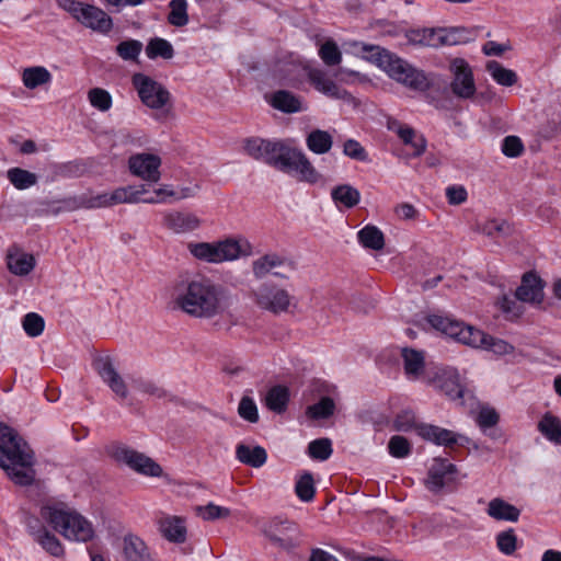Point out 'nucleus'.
Listing matches in <instances>:
<instances>
[{"mask_svg":"<svg viewBox=\"0 0 561 561\" xmlns=\"http://www.w3.org/2000/svg\"><path fill=\"white\" fill-rule=\"evenodd\" d=\"M133 84L146 106L152 110H162L170 103V92L161 83L150 77L136 73L133 77Z\"/></svg>","mask_w":561,"mask_h":561,"instance_id":"obj_9","label":"nucleus"},{"mask_svg":"<svg viewBox=\"0 0 561 561\" xmlns=\"http://www.w3.org/2000/svg\"><path fill=\"white\" fill-rule=\"evenodd\" d=\"M148 185H127L115 188L110 194L111 207L118 204H137L144 203V195L148 194Z\"/></svg>","mask_w":561,"mask_h":561,"instance_id":"obj_29","label":"nucleus"},{"mask_svg":"<svg viewBox=\"0 0 561 561\" xmlns=\"http://www.w3.org/2000/svg\"><path fill=\"white\" fill-rule=\"evenodd\" d=\"M296 495L304 502H310L314 497L316 488L311 473H304L295 485Z\"/></svg>","mask_w":561,"mask_h":561,"instance_id":"obj_50","label":"nucleus"},{"mask_svg":"<svg viewBox=\"0 0 561 561\" xmlns=\"http://www.w3.org/2000/svg\"><path fill=\"white\" fill-rule=\"evenodd\" d=\"M27 529L33 540L51 557L62 558L65 556V548L61 541L54 533L39 524L38 520H34V524L30 522Z\"/></svg>","mask_w":561,"mask_h":561,"instance_id":"obj_20","label":"nucleus"},{"mask_svg":"<svg viewBox=\"0 0 561 561\" xmlns=\"http://www.w3.org/2000/svg\"><path fill=\"white\" fill-rule=\"evenodd\" d=\"M307 78L310 84L323 95L334 100H342L347 103L353 101L351 93L341 88L324 70L319 68H309L307 71Z\"/></svg>","mask_w":561,"mask_h":561,"instance_id":"obj_17","label":"nucleus"},{"mask_svg":"<svg viewBox=\"0 0 561 561\" xmlns=\"http://www.w3.org/2000/svg\"><path fill=\"white\" fill-rule=\"evenodd\" d=\"M253 305L261 311L278 316L287 313L294 306V296L273 282H264L250 291Z\"/></svg>","mask_w":561,"mask_h":561,"instance_id":"obj_7","label":"nucleus"},{"mask_svg":"<svg viewBox=\"0 0 561 561\" xmlns=\"http://www.w3.org/2000/svg\"><path fill=\"white\" fill-rule=\"evenodd\" d=\"M141 49L142 43L137 39L123 41L116 46L117 55L124 60H136Z\"/></svg>","mask_w":561,"mask_h":561,"instance_id":"obj_56","label":"nucleus"},{"mask_svg":"<svg viewBox=\"0 0 561 561\" xmlns=\"http://www.w3.org/2000/svg\"><path fill=\"white\" fill-rule=\"evenodd\" d=\"M175 307L197 319H213L230 306L229 291L208 277H196L186 283L174 298Z\"/></svg>","mask_w":561,"mask_h":561,"instance_id":"obj_1","label":"nucleus"},{"mask_svg":"<svg viewBox=\"0 0 561 561\" xmlns=\"http://www.w3.org/2000/svg\"><path fill=\"white\" fill-rule=\"evenodd\" d=\"M263 533L273 545L287 551L297 547L301 538L300 530L295 523L278 518L266 523Z\"/></svg>","mask_w":561,"mask_h":561,"instance_id":"obj_11","label":"nucleus"},{"mask_svg":"<svg viewBox=\"0 0 561 561\" xmlns=\"http://www.w3.org/2000/svg\"><path fill=\"white\" fill-rule=\"evenodd\" d=\"M168 21L170 24L178 27L184 26L188 23L186 0H171Z\"/></svg>","mask_w":561,"mask_h":561,"instance_id":"obj_49","label":"nucleus"},{"mask_svg":"<svg viewBox=\"0 0 561 561\" xmlns=\"http://www.w3.org/2000/svg\"><path fill=\"white\" fill-rule=\"evenodd\" d=\"M496 547L506 556L513 554L517 548V537L514 529L510 528L499 533L496 535Z\"/></svg>","mask_w":561,"mask_h":561,"instance_id":"obj_55","label":"nucleus"},{"mask_svg":"<svg viewBox=\"0 0 561 561\" xmlns=\"http://www.w3.org/2000/svg\"><path fill=\"white\" fill-rule=\"evenodd\" d=\"M543 282L534 273H526L516 289V298L520 302L538 306L543 301Z\"/></svg>","mask_w":561,"mask_h":561,"instance_id":"obj_21","label":"nucleus"},{"mask_svg":"<svg viewBox=\"0 0 561 561\" xmlns=\"http://www.w3.org/2000/svg\"><path fill=\"white\" fill-rule=\"evenodd\" d=\"M357 238L359 243L366 249L379 251L385 247L383 232L374 225H367L362 228L357 233Z\"/></svg>","mask_w":561,"mask_h":561,"instance_id":"obj_39","label":"nucleus"},{"mask_svg":"<svg viewBox=\"0 0 561 561\" xmlns=\"http://www.w3.org/2000/svg\"><path fill=\"white\" fill-rule=\"evenodd\" d=\"M335 410V403L332 398L323 397L321 400L308 407L306 414L313 420L328 419Z\"/></svg>","mask_w":561,"mask_h":561,"instance_id":"obj_48","label":"nucleus"},{"mask_svg":"<svg viewBox=\"0 0 561 561\" xmlns=\"http://www.w3.org/2000/svg\"><path fill=\"white\" fill-rule=\"evenodd\" d=\"M486 70L492 79L503 87H512L517 82L516 72L503 67L495 60L488 62Z\"/></svg>","mask_w":561,"mask_h":561,"instance_id":"obj_43","label":"nucleus"},{"mask_svg":"<svg viewBox=\"0 0 561 561\" xmlns=\"http://www.w3.org/2000/svg\"><path fill=\"white\" fill-rule=\"evenodd\" d=\"M113 456L117 461L125 463L137 473L148 477L162 476L163 470L159 463L135 449L118 446L115 448Z\"/></svg>","mask_w":561,"mask_h":561,"instance_id":"obj_12","label":"nucleus"},{"mask_svg":"<svg viewBox=\"0 0 561 561\" xmlns=\"http://www.w3.org/2000/svg\"><path fill=\"white\" fill-rule=\"evenodd\" d=\"M388 450L394 458H405L411 453V444L405 437L394 435L388 443Z\"/></svg>","mask_w":561,"mask_h":561,"instance_id":"obj_57","label":"nucleus"},{"mask_svg":"<svg viewBox=\"0 0 561 561\" xmlns=\"http://www.w3.org/2000/svg\"><path fill=\"white\" fill-rule=\"evenodd\" d=\"M251 267L255 279H263L268 275L287 278L286 272H291L294 264L277 253H266L254 260Z\"/></svg>","mask_w":561,"mask_h":561,"instance_id":"obj_14","label":"nucleus"},{"mask_svg":"<svg viewBox=\"0 0 561 561\" xmlns=\"http://www.w3.org/2000/svg\"><path fill=\"white\" fill-rule=\"evenodd\" d=\"M202 220L193 213L167 210L162 214V226L175 234H185L197 230Z\"/></svg>","mask_w":561,"mask_h":561,"instance_id":"obj_18","label":"nucleus"},{"mask_svg":"<svg viewBox=\"0 0 561 561\" xmlns=\"http://www.w3.org/2000/svg\"><path fill=\"white\" fill-rule=\"evenodd\" d=\"M524 151V145L517 136H507L502 144V152L510 158L519 157Z\"/></svg>","mask_w":561,"mask_h":561,"instance_id":"obj_63","label":"nucleus"},{"mask_svg":"<svg viewBox=\"0 0 561 561\" xmlns=\"http://www.w3.org/2000/svg\"><path fill=\"white\" fill-rule=\"evenodd\" d=\"M486 514L495 520L516 523L519 519L520 511L503 499L495 497L489 502Z\"/></svg>","mask_w":561,"mask_h":561,"instance_id":"obj_32","label":"nucleus"},{"mask_svg":"<svg viewBox=\"0 0 561 561\" xmlns=\"http://www.w3.org/2000/svg\"><path fill=\"white\" fill-rule=\"evenodd\" d=\"M36 260L33 254L26 253L20 248L12 247L7 253L8 270L16 276H26L35 267Z\"/></svg>","mask_w":561,"mask_h":561,"instance_id":"obj_25","label":"nucleus"},{"mask_svg":"<svg viewBox=\"0 0 561 561\" xmlns=\"http://www.w3.org/2000/svg\"><path fill=\"white\" fill-rule=\"evenodd\" d=\"M190 254L202 262L209 264H221L238 260L240 256H248L252 252L250 242L242 238H226L215 242L187 243Z\"/></svg>","mask_w":561,"mask_h":561,"instance_id":"obj_6","label":"nucleus"},{"mask_svg":"<svg viewBox=\"0 0 561 561\" xmlns=\"http://www.w3.org/2000/svg\"><path fill=\"white\" fill-rule=\"evenodd\" d=\"M417 435L436 445L449 447L457 443L458 436L453 431L432 425L421 424L417 427Z\"/></svg>","mask_w":561,"mask_h":561,"instance_id":"obj_30","label":"nucleus"},{"mask_svg":"<svg viewBox=\"0 0 561 561\" xmlns=\"http://www.w3.org/2000/svg\"><path fill=\"white\" fill-rule=\"evenodd\" d=\"M332 443L329 438H319L309 443L308 454L311 458L327 460L332 455Z\"/></svg>","mask_w":561,"mask_h":561,"instance_id":"obj_53","label":"nucleus"},{"mask_svg":"<svg viewBox=\"0 0 561 561\" xmlns=\"http://www.w3.org/2000/svg\"><path fill=\"white\" fill-rule=\"evenodd\" d=\"M427 382L451 400H460L463 397V386L460 383L458 371L454 368L439 369L434 377L427 378Z\"/></svg>","mask_w":561,"mask_h":561,"instance_id":"obj_19","label":"nucleus"},{"mask_svg":"<svg viewBox=\"0 0 561 561\" xmlns=\"http://www.w3.org/2000/svg\"><path fill=\"white\" fill-rule=\"evenodd\" d=\"M451 76L450 90L459 99L468 100L476 94V82L471 66L463 58H454L449 62Z\"/></svg>","mask_w":561,"mask_h":561,"instance_id":"obj_10","label":"nucleus"},{"mask_svg":"<svg viewBox=\"0 0 561 561\" xmlns=\"http://www.w3.org/2000/svg\"><path fill=\"white\" fill-rule=\"evenodd\" d=\"M77 21L95 31L103 33L112 28V19L101 9L85 4Z\"/></svg>","mask_w":561,"mask_h":561,"instance_id":"obj_27","label":"nucleus"},{"mask_svg":"<svg viewBox=\"0 0 561 561\" xmlns=\"http://www.w3.org/2000/svg\"><path fill=\"white\" fill-rule=\"evenodd\" d=\"M122 554L124 561H152L146 542L133 534H128L123 538Z\"/></svg>","mask_w":561,"mask_h":561,"instance_id":"obj_26","label":"nucleus"},{"mask_svg":"<svg viewBox=\"0 0 561 561\" xmlns=\"http://www.w3.org/2000/svg\"><path fill=\"white\" fill-rule=\"evenodd\" d=\"M51 81V73L43 66H33L23 69L22 82L25 88L34 90Z\"/></svg>","mask_w":561,"mask_h":561,"instance_id":"obj_38","label":"nucleus"},{"mask_svg":"<svg viewBox=\"0 0 561 561\" xmlns=\"http://www.w3.org/2000/svg\"><path fill=\"white\" fill-rule=\"evenodd\" d=\"M237 459L250 467L260 468L267 460L266 450L261 446L239 444L236 448Z\"/></svg>","mask_w":561,"mask_h":561,"instance_id":"obj_34","label":"nucleus"},{"mask_svg":"<svg viewBox=\"0 0 561 561\" xmlns=\"http://www.w3.org/2000/svg\"><path fill=\"white\" fill-rule=\"evenodd\" d=\"M161 158L153 153L141 152L129 157L128 169L134 176L147 183H157L161 179Z\"/></svg>","mask_w":561,"mask_h":561,"instance_id":"obj_16","label":"nucleus"},{"mask_svg":"<svg viewBox=\"0 0 561 561\" xmlns=\"http://www.w3.org/2000/svg\"><path fill=\"white\" fill-rule=\"evenodd\" d=\"M539 432L551 443L561 445V420L547 413L538 423Z\"/></svg>","mask_w":561,"mask_h":561,"instance_id":"obj_40","label":"nucleus"},{"mask_svg":"<svg viewBox=\"0 0 561 561\" xmlns=\"http://www.w3.org/2000/svg\"><path fill=\"white\" fill-rule=\"evenodd\" d=\"M158 528L161 536L170 542L181 545L187 539V527L183 517L163 515L158 520Z\"/></svg>","mask_w":561,"mask_h":561,"instance_id":"obj_22","label":"nucleus"},{"mask_svg":"<svg viewBox=\"0 0 561 561\" xmlns=\"http://www.w3.org/2000/svg\"><path fill=\"white\" fill-rule=\"evenodd\" d=\"M307 148L316 154H325L333 147V136L323 129H313L306 136Z\"/></svg>","mask_w":561,"mask_h":561,"instance_id":"obj_35","label":"nucleus"},{"mask_svg":"<svg viewBox=\"0 0 561 561\" xmlns=\"http://www.w3.org/2000/svg\"><path fill=\"white\" fill-rule=\"evenodd\" d=\"M477 422L483 430L492 427L499 422V414L494 409L482 408L478 414Z\"/></svg>","mask_w":561,"mask_h":561,"instance_id":"obj_64","label":"nucleus"},{"mask_svg":"<svg viewBox=\"0 0 561 561\" xmlns=\"http://www.w3.org/2000/svg\"><path fill=\"white\" fill-rule=\"evenodd\" d=\"M362 53H365V58L376 64L393 80L414 90H425L428 85L426 77L422 71L413 68L402 58L381 48L380 46L368 45L365 43L355 42L352 44Z\"/></svg>","mask_w":561,"mask_h":561,"instance_id":"obj_5","label":"nucleus"},{"mask_svg":"<svg viewBox=\"0 0 561 561\" xmlns=\"http://www.w3.org/2000/svg\"><path fill=\"white\" fill-rule=\"evenodd\" d=\"M404 373L409 379H419L425 367L424 354L421 351L404 347L401 351Z\"/></svg>","mask_w":561,"mask_h":561,"instance_id":"obj_33","label":"nucleus"},{"mask_svg":"<svg viewBox=\"0 0 561 561\" xmlns=\"http://www.w3.org/2000/svg\"><path fill=\"white\" fill-rule=\"evenodd\" d=\"M288 401V389L283 386H275L271 388L265 397L266 407L275 413L284 412L286 410Z\"/></svg>","mask_w":561,"mask_h":561,"instance_id":"obj_42","label":"nucleus"},{"mask_svg":"<svg viewBox=\"0 0 561 561\" xmlns=\"http://www.w3.org/2000/svg\"><path fill=\"white\" fill-rule=\"evenodd\" d=\"M0 467L15 484L33 483L34 453L12 427L2 422H0Z\"/></svg>","mask_w":561,"mask_h":561,"instance_id":"obj_2","label":"nucleus"},{"mask_svg":"<svg viewBox=\"0 0 561 561\" xmlns=\"http://www.w3.org/2000/svg\"><path fill=\"white\" fill-rule=\"evenodd\" d=\"M153 196H144V203L146 204H160V203H169L174 201L175 196V187L170 184H162L158 188L153 191Z\"/></svg>","mask_w":561,"mask_h":561,"instance_id":"obj_59","label":"nucleus"},{"mask_svg":"<svg viewBox=\"0 0 561 561\" xmlns=\"http://www.w3.org/2000/svg\"><path fill=\"white\" fill-rule=\"evenodd\" d=\"M319 56L327 66H336L342 60V54L335 42L328 39L319 49Z\"/></svg>","mask_w":561,"mask_h":561,"instance_id":"obj_54","label":"nucleus"},{"mask_svg":"<svg viewBox=\"0 0 561 561\" xmlns=\"http://www.w3.org/2000/svg\"><path fill=\"white\" fill-rule=\"evenodd\" d=\"M420 425L416 423V417L412 411H402L393 421V428L398 432H410L412 430L417 432Z\"/></svg>","mask_w":561,"mask_h":561,"instance_id":"obj_60","label":"nucleus"},{"mask_svg":"<svg viewBox=\"0 0 561 561\" xmlns=\"http://www.w3.org/2000/svg\"><path fill=\"white\" fill-rule=\"evenodd\" d=\"M456 471V466L448 460L435 459L425 481L426 488L432 492H439L450 480L449 476L454 474Z\"/></svg>","mask_w":561,"mask_h":561,"instance_id":"obj_23","label":"nucleus"},{"mask_svg":"<svg viewBox=\"0 0 561 561\" xmlns=\"http://www.w3.org/2000/svg\"><path fill=\"white\" fill-rule=\"evenodd\" d=\"M427 322L433 329L461 344L488 350L496 355H507L514 352V346L508 342L449 317L432 314L427 317Z\"/></svg>","mask_w":561,"mask_h":561,"instance_id":"obj_3","label":"nucleus"},{"mask_svg":"<svg viewBox=\"0 0 561 561\" xmlns=\"http://www.w3.org/2000/svg\"><path fill=\"white\" fill-rule=\"evenodd\" d=\"M331 198L336 205L353 208L359 203L360 193L350 184H341L332 188Z\"/></svg>","mask_w":561,"mask_h":561,"instance_id":"obj_37","label":"nucleus"},{"mask_svg":"<svg viewBox=\"0 0 561 561\" xmlns=\"http://www.w3.org/2000/svg\"><path fill=\"white\" fill-rule=\"evenodd\" d=\"M243 149L251 158L263 161L280 171L283 160L286 158L289 147L282 141L251 137L243 141Z\"/></svg>","mask_w":561,"mask_h":561,"instance_id":"obj_8","label":"nucleus"},{"mask_svg":"<svg viewBox=\"0 0 561 561\" xmlns=\"http://www.w3.org/2000/svg\"><path fill=\"white\" fill-rule=\"evenodd\" d=\"M22 327L30 337H36L43 333L45 329V321L38 313L30 312L24 316Z\"/></svg>","mask_w":561,"mask_h":561,"instance_id":"obj_52","label":"nucleus"},{"mask_svg":"<svg viewBox=\"0 0 561 561\" xmlns=\"http://www.w3.org/2000/svg\"><path fill=\"white\" fill-rule=\"evenodd\" d=\"M407 39L415 46L439 47L442 46L440 28L412 30L407 33Z\"/></svg>","mask_w":561,"mask_h":561,"instance_id":"obj_36","label":"nucleus"},{"mask_svg":"<svg viewBox=\"0 0 561 561\" xmlns=\"http://www.w3.org/2000/svg\"><path fill=\"white\" fill-rule=\"evenodd\" d=\"M7 179L20 191L27 190L38 182V178L35 173L19 167L9 169L7 171Z\"/></svg>","mask_w":561,"mask_h":561,"instance_id":"obj_41","label":"nucleus"},{"mask_svg":"<svg viewBox=\"0 0 561 561\" xmlns=\"http://www.w3.org/2000/svg\"><path fill=\"white\" fill-rule=\"evenodd\" d=\"M268 103L275 110L287 114L298 113L307 110L302 99L287 90L275 91L270 96Z\"/></svg>","mask_w":561,"mask_h":561,"instance_id":"obj_28","label":"nucleus"},{"mask_svg":"<svg viewBox=\"0 0 561 561\" xmlns=\"http://www.w3.org/2000/svg\"><path fill=\"white\" fill-rule=\"evenodd\" d=\"M146 54L149 59H156L158 57L171 59L174 55V49L171 43L167 39L156 37L148 43Z\"/></svg>","mask_w":561,"mask_h":561,"instance_id":"obj_46","label":"nucleus"},{"mask_svg":"<svg viewBox=\"0 0 561 561\" xmlns=\"http://www.w3.org/2000/svg\"><path fill=\"white\" fill-rule=\"evenodd\" d=\"M282 172H296L298 180L309 184H316L321 180L320 172L314 168L309 158L299 149L289 147L286 158L283 160Z\"/></svg>","mask_w":561,"mask_h":561,"instance_id":"obj_13","label":"nucleus"},{"mask_svg":"<svg viewBox=\"0 0 561 561\" xmlns=\"http://www.w3.org/2000/svg\"><path fill=\"white\" fill-rule=\"evenodd\" d=\"M198 516L204 520H215L220 518H227L230 515V510L224 506H218L214 503H208L205 506L196 507Z\"/></svg>","mask_w":561,"mask_h":561,"instance_id":"obj_58","label":"nucleus"},{"mask_svg":"<svg viewBox=\"0 0 561 561\" xmlns=\"http://www.w3.org/2000/svg\"><path fill=\"white\" fill-rule=\"evenodd\" d=\"M343 153L356 161L368 162L366 149L355 139H347L343 145Z\"/></svg>","mask_w":561,"mask_h":561,"instance_id":"obj_61","label":"nucleus"},{"mask_svg":"<svg viewBox=\"0 0 561 561\" xmlns=\"http://www.w3.org/2000/svg\"><path fill=\"white\" fill-rule=\"evenodd\" d=\"M93 367L102 381L111 389V391L119 399L128 398V386L124 377L115 367L113 360L108 356H101L94 359Z\"/></svg>","mask_w":561,"mask_h":561,"instance_id":"obj_15","label":"nucleus"},{"mask_svg":"<svg viewBox=\"0 0 561 561\" xmlns=\"http://www.w3.org/2000/svg\"><path fill=\"white\" fill-rule=\"evenodd\" d=\"M62 203L65 204V208L68 210H76L80 208L94 209L111 207L108 192L99 194L88 192L78 196L65 198Z\"/></svg>","mask_w":561,"mask_h":561,"instance_id":"obj_24","label":"nucleus"},{"mask_svg":"<svg viewBox=\"0 0 561 561\" xmlns=\"http://www.w3.org/2000/svg\"><path fill=\"white\" fill-rule=\"evenodd\" d=\"M388 127L390 130H393L405 145H410L414 149L413 156L419 157L424 153L426 140L422 136L416 137L415 130L412 127L402 125L397 121L389 123Z\"/></svg>","mask_w":561,"mask_h":561,"instance_id":"obj_31","label":"nucleus"},{"mask_svg":"<svg viewBox=\"0 0 561 561\" xmlns=\"http://www.w3.org/2000/svg\"><path fill=\"white\" fill-rule=\"evenodd\" d=\"M471 39V32L465 27L440 28V42L443 45H460Z\"/></svg>","mask_w":561,"mask_h":561,"instance_id":"obj_47","label":"nucleus"},{"mask_svg":"<svg viewBox=\"0 0 561 561\" xmlns=\"http://www.w3.org/2000/svg\"><path fill=\"white\" fill-rule=\"evenodd\" d=\"M238 413L240 417L250 422L256 423L259 421L257 408L253 399L249 397H243L238 407Z\"/></svg>","mask_w":561,"mask_h":561,"instance_id":"obj_62","label":"nucleus"},{"mask_svg":"<svg viewBox=\"0 0 561 561\" xmlns=\"http://www.w3.org/2000/svg\"><path fill=\"white\" fill-rule=\"evenodd\" d=\"M479 231L490 238H506L512 234V226L503 219H490L479 226Z\"/></svg>","mask_w":561,"mask_h":561,"instance_id":"obj_45","label":"nucleus"},{"mask_svg":"<svg viewBox=\"0 0 561 561\" xmlns=\"http://www.w3.org/2000/svg\"><path fill=\"white\" fill-rule=\"evenodd\" d=\"M39 517L69 541L85 543L95 537L93 524L65 503H47L42 505Z\"/></svg>","mask_w":561,"mask_h":561,"instance_id":"obj_4","label":"nucleus"},{"mask_svg":"<svg viewBox=\"0 0 561 561\" xmlns=\"http://www.w3.org/2000/svg\"><path fill=\"white\" fill-rule=\"evenodd\" d=\"M499 309L508 321H516L522 317L525 309L520 301L514 296L503 295L496 302Z\"/></svg>","mask_w":561,"mask_h":561,"instance_id":"obj_44","label":"nucleus"},{"mask_svg":"<svg viewBox=\"0 0 561 561\" xmlns=\"http://www.w3.org/2000/svg\"><path fill=\"white\" fill-rule=\"evenodd\" d=\"M90 104L101 111L106 112L112 107V96L108 91L102 88H93L88 92Z\"/></svg>","mask_w":561,"mask_h":561,"instance_id":"obj_51","label":"nucleus"}]
</instances>
